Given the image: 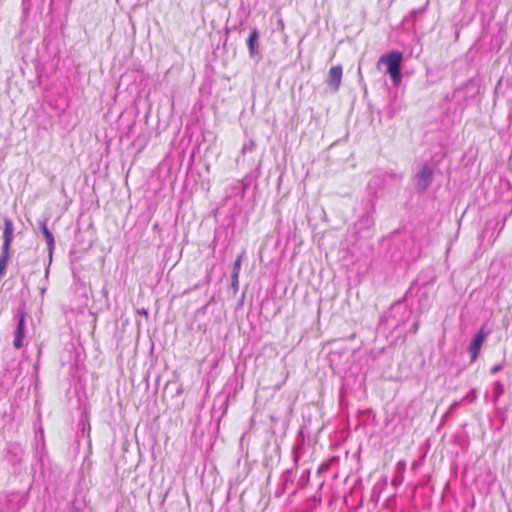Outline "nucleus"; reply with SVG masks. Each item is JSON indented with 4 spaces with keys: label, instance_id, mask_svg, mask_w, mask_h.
Instances as JSON below:
<instances>
[{
    "label": "nucleus",
    "instance_id": "f257e3e1",
    "mask_svg": "<svg viewBox=\"0 0 512 512\" xmlns=\"http://www.w3.org/2000/svg\"><path fill=\"white\" fill-rule=\"evenodd\" d=\"M402 60V53L394 50L381 55L377 62L378 68H380L381 65H385L387 67L386 73L389 74L395 86L399 85L402 79Z\"/></svg>",
    "mask_w": 512,
    "mask_h": 512
},
{
    "label": "nucleus",
    "instance_id": "f03ea898",
    "mask_svg": "<svg viewBox=\"0 0 512 512\" xmlns=\"http://www.w3.org/2000/svg\"><path fill=\"white\" fill-rule=\"evenodd\" d=\"M433 180V170L429 166H423L417 171L414 177L415 188L419 193H423L431 185Z\"/></svg>",
    "mask_w": 512,
    "mask_h": 512
},
{
    "label": "nucleus",
    "instance_id": "7ed1b4c3",
    "mask_svg": "<svg viewBox=\"0 0 512 512\" xmlns=\"http://www.w3.org/2000/svg\"><path fill=\"white\" fill-rule=\"evenodd\" d=\"M489 334V330L481 328L479 332L473 337L469 346V353L472 362H474L477 359L480 353L481 346Z\"/></svg>",
    "mask_w": 512,
    "mask_h": 512
},
{
    "label": "nucleus",
    "instance_id": "20e7f679",
    "mask_svg": "<svg viewBox=\"0 0 512 512\" xmlns=\"http://www.w3.org/2000/svg\"><path fill=\"white\" fill-rule=\"evenodd\" d=\"M259 38H260V33L257 28H254L251 30V32L246 40V45H247L248 51H249V57L251 59L259 60L261 58V53H260V49H259Z\"/></svg>",
    "mask_w": 512,
    "mask_h": 512
},
{
    "label": "nucleus",
    "instance_id": "39448f33",
    "mask_svg": "<svg viewBox=\"0 0 512 512\" xmlns=\"http://www.w3.org/2000/svg\"><path fill=\"white\" fill-rule=\"evenodd\" d=\"M13 233H14L13 221L10 218L5 217L3 220L2 248L11 250V244H12L13 238H14Z\"/></svg>",
    "mask_w": 512,
    "mask_h": 512
},
{
    "label": "nucleus",
    "instance_id": "423d86ee",
    "mask_svg": "<svg viewBox=\"0 0 512 512\" xmlns=\"http://www.w3.org/2000/svg\"><path fill=\"white\" fill-rule=\"evenodd\" d=\"M342 78V67L340 65L333 66L329 70L327 83L334 91L339 89Z\"/></svg>",
    "mask_w": 512,
    "mask_h": 512
},
{
    "label": "nucleus",
    "instance_id": "0eeeda50",
    "mask_svg": "<svg viewBox=\"0 0 512 512\" xmlns=\"http://www.w3.org/2000/svg\"><path fill=\"white\" fill-rule=\"evenodd\" d=\"M25 337V319L24 316L21 315L16 330L14 332V342L13 345L16 349H20L23 346V339Z\"/></svg>",
    "mask_w": 512,
    "mask_h": 512
},
{
    "label": "nucleus",
    "instance_id": "6e6552de",
    "mask_svg": "<svg viewBox=\"0 0 512 512\" xmlns=\"http://www.w3.org/2000/svg\"><path fill=\"white\" fill-rule=\"evenodd\" d=\"M41 231L44 235V238H45V241L47 243V246H48V250H49V255L50 257L52 256V253H53V250L55 248V241H54V236L53 234L50 232V230L48 229L47 225L45 222H43L41 224Z\"/></svg>",
    "mask_w": 512,
    "mask_h": 512
},
{
    "label": "nucleus",
    "instance_id": "1a4fd4ad",
    "mask_svg": "<svg viewBox=\"0 0 512 512\" xmlns=\"http://www.w3.org/2000/svg\"><path fill=\"white\" fill-rule=\"evenodd\" d=\"M1 250L2 252L0 255V279H2L6 273L8 261L10 258V249L1 248Z\"/></svg>",
    "mask_w": 512,
    "mask_h": 512
},
{
    "label": "nucleus",
    "instance_id": "9d476101",
    "mask_svg": "<svg viewBox=\"0 0 512 512\" xmlns=\"http://www.w3.org/2000/svg\"><path fill=\"white\" fill-rule=\"evenodd\" d=\"M493 392H494V403L498 401V398L504 393V385L500 381H496L493 384Z\"/></svg>",
    "mask_w": 512,
    "mask_h": 512
},
{
    "label": "nucleus",
    "instance_id": "9b49d317",
    "mask_svg": "<svg viewBox=\"0 0 512 512\" xmlns=\"http://www.w3.org/2000/svg\"><path fill=\"white\" fill-rule=\"evenodd\" d=\"M470 88H473V86L470 83H467L465 86L458 88L454 91V97L460 98L466 96L467 92L470 90Z\"/></svg>",
    "mask_w": 512,
    "mask_h": 512
},
{
    "label": "nucleus",
    "instance_id": "f8f14e48",
    "mask_svg": "<svg viewBox=\"0 0 512 512\" xmlns=\"http://www.w3.org/2000/svg\"><path fill=\"white\" fill-rule=\"evenodd\" d=\"M256 147V144H255V141L250 139L248 142H246L242 149H241V153L242 154H246L247 152H252Z\"/></svg>",
    "mask_w": 512,
    "mask_h": 512
},
{
    "label": "nucleus",
    "instance_id": "ddd939ff",
    "mask_svg": "<svg viewBox=\"0 0 512 512\" xmlns=\"http://www.w3.org/2000/svg\"><path fill=\"white\" fill-rule=\"evenodd\" d=\"M231 287L234 292H237L239 289V275H236V273H232L231 275Z\"/></svg>",
    "mask_w": 512,
    "mask_h": 512
},
{
    "label": "nucleus",
    "instance_id": "4468645a",
    "mask_svg": "<svg viewBox=\"0 0 512 512\" xmlns=\"http://www.w3.org/2000/svg\"><path fill=\"white\" fill-rule=\"evenodd\" d=\"M240 269H241V256H238L234 262L232 273H236V275H239Z\"/></svg>",
    "mask_w": 512,
    "mask_h": 512
},
{
    "label": "nucleus",
    "instance_id": "2eb2a0df",
    "mask_svg": "<svg viewBox=\"0 0 512 512\" xmlns=\"http://www.w3.org/2000/svg\"><path fill=\"white\" fill-rule=\"evenodd\" d=\"M465 399L474 402L477 399V390L472 389L469 393H467Z\"/></svg>",
    "mask_w": 512,
    "mask_h": 512
},
{
    "label": "nucleus",
    "instance_id": "dca6fc26",
    "mask_svg": "<svg viewBox=\"0 0 512 512\" xmlns=\"http://www.w3.org/2000/svg\"><path fill=\"white\" fill-rule=\"evenodd\" d=\"M502 369H503V365L502 364L495 365V366L492 367L491 373L492 374H496L499 371H501Z\"/></svg>",
    "mask_w": 512,
    "mask_h": 512
},
{
    "label": "nucleus",
    "instance_id": "f3484780",
    "mask_svg": "<svg viewBox=\"0 0 512 512\" xmlns=\"http://www.w3.org/2000/svg\"><path fill=\"white\" fill-rule=\"evenodd\" d=\"M418 329V323H415L412 327V331L415 333Z\"/></svg>",
    "mask_w": 512,
    "mask_h": 512
},
{
    "label": "nucleus",
    "instance_id": "a211bd4d",
    "mask_svg": "<svg viewBox=\"0 0 512 512\" xmlns=\"http://www.w3.org/2000/svg\"><path fill=\"white\" fill-rule=\"evenodd\" d=\"M71 512H81L78 508H74Z\"/></svg>",
    "mask_w": 512,
    "mask_h": 512
},
{
    "label": "nucleus",
    "instance_id": "6ab92c4d",
    "mask_svg": "<svg viewBox=\"0 0 512 512\" xmlns=\"http://www.w3.org/2000/svg\"><path fill=\"white\" fill-rule=\"evenodd\" d=\"M396 483H398V480H393V481H392V484H394V485H395Z\"/></svg>",
    "mask_w": 512,
    "mask_h": 512
},
{
    "label": "nucleus",
    "instance_id": "aec40b11",
    "mask_svg": "<svg viewBox=\"0 0 512 512\" xmlns=\"http://www.w3.org/2000/svg\"><path fill=\"white\" fill-rule=\"evenodd\" d=\"M396 483H398V480H393V481H392V484H394V485H395Z\"/></svg>",
    "mask_w": 512,
    "mask_h": 512
}]
</instances>
